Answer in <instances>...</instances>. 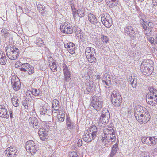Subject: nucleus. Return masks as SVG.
I'll list each match as a JSON object with an SVG mask.
<instances>
[{
  "label": "nucleus",
  "instance_id": "obj_1",
  "mask_svg": "<svg viewBox=\"0 0 157 157\" xmlns=\"http://www.w3.org/2000/svg\"><path fill=\"white\" fill-rule=\"evenodd\" d=\"M134 113L136 119L141 124L146 123L150 120V115L144 107L138 106L134 110Z\"/></svg>",
  "mask_w": 157,
  "mask_h": 157
},
{
  "label": "nucleus",
  "instance_id": "obj_2",
  "mask_svg": "<svg viewBox=\"0 0 157 157\" xmlns=\"http://www.w3.org/2000/svg\"><path fill=\"white\" fill-rule=\"evenodd\" d=\"M149 91L146 96L147 102L151 105L154 106L157 105V90L153 87L148 88Z\"/></svg>",
  "mask_w": 157,
  "mask_h": 157
},
{
  "label": "nucleus",
  "instance_id": "obj_3",
  "mask_svg": "<svg viewBox=\"0 0 157 157\" xmlns=\"http://www.w3.org/2000/svg\"><path fill=\"white\" fill-rule=\"evenodd\" d=\"M98 133L97 128L95 126H92L88 129L83 136L84 141L89 142L95 139Z\"/></svg>",
  "mask_w": 157,
  "mask_h": 157
},
{
  "label": "nucleus",
  "instance_id": "obj_4",
  "mask_svg": "<svg viewBox=\"0 0 157 157\" xmlns=\"http://www.w3.org/2000/svg\"><path fill=\"white\" fill-rule=\"evenodd\" d=\"M6 52L7 56L11 60H16L19 56L20 51L14 46H7Z\"/></svg>",
  "mask_w": 157,
  "mask_h": 157
},
{
  "label": "nucleus",
  "instance_id": "obj_5",
  "mask_svg": "<svg viewBox=\"0 0 157 157\" xmlns=\"http://www.w3.org/2000/svg\"><path fill=\"white\" fill-rule=\"evenodd\" d=\"M85 53L88 61L90 63H95L96 59L95 50L91 47H88L86 49Z\"/></svg>",
  "mask_w": 157,
  "mask_h": 157
},
{
  "label": "nucleus",
  "instance_id": "obj_6",
  "mask_svg": "<svg viewBox=\"0 0 157 157\" xmlns=\"http://www.w3.org/2000/svg\"><path fill=\"white\" fill-rule=\"evenodd\" d=\"M91 104L95 109L99 111L102 107L103 99L100 97L94 96L92 98Z\"/></svg>",
  "mask_w": 157,
  "mask_h": 157
},
{
  "label": "nucleus",
  "instance_id": "obj_7",
  "mask_svg": "<svg viewBox=\"0 0 157 157\" xmlns=\"http://www.w3.org/2000/svg\"><path fill=\"white\" fill-rule=\"evenodd\" d=\"M140 70L144 75L148 76L152 73L153 67L150 66L149 63L144 61L141 64Z\"/></svg>",
  "mask_w": 157,
  "mask_h": 157
},
{
  "label": "nucleus",
  "instance_id": "obj_8",
  "mask_svg": "<svg viewBox=\"0 0 157 157\" xmlns=\"http://www.w3.org/2000/svg\"><path fill=\"white\" fill-rule=\"evenodd\" d=\"M25 148L32 155L35 154L38 149V145L33 140H29L26 142Z\"/></svg>",
  "mask_w": 157,
  "mask_h": 157
},
{
  "label": "nucleus",
  "instance_id": "obj_9",
  "mask_svg": "<svg viewBox=\"0 0 157 157\" xmlns=\"http://www.w3.org/2000/svg\"><path fill=\"white\" fill-rule=\"evenodd\" d=\"M17 64H19V67L20 66V70L22 71L28 72L29 75L33 74L34 72V68L29 63L22 64L19 61H17L16 62V65Z\"/></svg>",
  "mask_w": 157,
  "mask_h": 157
},
{
  "label": "nucleus",
  "instance_id": "obj_10",
  "mask_svg": "<svg viewBox=\"0 0 157 157\" xmlns=\"http://www.w3.org/2000/svg\"><path fill=\"white\" fill-rule=\"evenodd\" d=\"M111 99L112 103L116 107L119 106L122 102L121 97L115 91L112 93Z\"/></svg>",
  "mask_w": 157,
  "mask_h": 157
},
{
  "label": "nucleus",
  "instance_id": "obj_11",
  "mask_svg": "<svg viewBox=\"0 0 157 157\" xmlns=\"http://www.w3.org/2000/svg\"><path fill=\"white\" fill-rule=\"evenodd\" d=\"M101 18L103 24L106 27L109 28L112 25V18L109 14L105 13L101 14Z\"/></svg>",
  "mask_w": 157,
  "mask_h": 157
},
{
  "label": "nucleus",
  "instance_id": "obj_12",
  "mask_svg": "<svg viewBox=\"0 0 157 157\" xmlns=\"http://www.w3.org/2000/svg\"><path fill=\"white\" fill-rule=\"evenodd\" d=\"M142 26L144 29V33L147 36H150L152 33V31L154 26L153 24L151 22H146L144 21Z\"/></svg>",
  "mask_w": 157,
  "mask_h": 157
},
{
  "label": "nucleus",
  "instance_id": "obj_13",
  "mask_svg": "<svg viewBox=\"0 0 157 157\" xmlns=\"http://www.w3.org/2000/svg\"><path fill=\"white\" fill-rule=\"evenodd\" d=\"M124 31L125 34L129 36L131 39L136 38V34L133 28L130 25H127L124 28Z\"/></svg>",
  "mask_w": 157,
  "mask_h": 157
},
{
  "label": "nucleus",
  "instance_id": "obj_14",
  "mask_svg": "<svg viewBox=\"0 0 157 157\" xmlns=\"http://www.w3.org/2000/svg\"><path fill=\"white\" fill-rule=\"evenodd\" d=\"M5 153L8 157H16L17 154V149L15 146H10L6 149Z\"/></svg>",
  "mask_w": 157,
  "mask_h": 157
},
{
  "label": "nucleus",
  "instance_id": "obj_15",
  "mask_svg": "<svg viewBox=\"0 0 157 157\" xmlns=\"http://www.w3.org/2000/svg\"><path fill=\"white\" fill-rule=\"evenodd\" d=\"M60 28L61 31L64 33L71 34L73 31L71 26L67 23H63Z\"/></svg>",
  "mask_w": 157,
  "mask_h": 157
},
{
  "label": "nucleus",
  "instance_id": "obj_16",
  "mask_svg": "<svg viewBox=\"0 0 157 157\" xmlns=\"http://www.w3.org/2000/svg\"><path fill=\"white\" fill-rule=\"evenodd\" d=\"M11 83L12 86L15 91H18L20 88L21 83L17 77H13L11 79Z\"/></svg>",
  "mask_w": 157,
  "mask_h": 157
},
{
  "label": "nucleus",
  "instance_id": "obj_17",
  "mask_svg": "<svg viewBox=\"0 0 157 157\" xmlns=\"http://www.w3.org/2000/svg\"><path fill=\"white\" fill-rule=\"evenodd\" d=\"M102 82L106 88H109L111 84L110 75L107 73L105 74L103 77Z\"/></svg>",
  "mask_w": 157,
  "mask_h": 157
},
{
  "label": "nucleus",
  "instance_id": "obj_18",
  "mask_svg": "<svg viewBox=\"0 0 157 157\" xmlns=\"http://www.w3.org/2000/svg\"><path fill=\"white\" fill-rule=\"evenodd\" d=\"M104 135L102 136V139L108 138L109 135L112 134L113 133H114V131L112 127H110L109 128H104L103 130Z\"/></svg>",
  "mask_w": 157,
  "mask_h": 157
},
{
  "label": "nucleus",
  "instance_id": "obj_19",
  "mask_svg": "<svg viewBox=\"0 0 157 157\" xmlns=\"http://www.w3.org/2000/svg\"><path fill=\"white\" fill-rule=\"evenodd\" d=\"M29 121L30 125L34 128H39V122L36 118L34 117H31L29 119Z\"/></svg>",
  "mask_w": 157,
  "mask_h": 157
},
{
  "label": "nucleus",
  "instance_id": "obj_20",
  "mask_svg": "<svg viewBox=\"0 0 157 157\" xmlns=\"http://www.w3.org/2000/svg\"><path fill=\"white\" fill-rule=\"evenodd\" d=\"M64 47L67 48L69 52L73 54L75 52V45L72 42L68 43L65 44L64 45Z\"/></svg>",
  "mask_w": 157,
  "mask_h": 157
},
{
  "label": "nucleus",
  "instance_id": "obj_21",
  "mask_svg": "<svg viewBox=\"0 0 157 157\" xmlns=\"http://www.w3.org/2000/svg\"><path fill=\"white\" fill-rule=\"evenodd\" d=\"M63 68L66 81H67L70 77L71 75L68 67L65 63L63 64Z\"/></svg>",
  "mask_w": 157,
  "mask_h": 157
},
{
  "label": "nucleus",
  "instance_id": "obj_22",
  "mask_svg": "<svg viewBox=\"0 0 157 157\" xmlns=\"http://www.w3.org/2000/svg\"><path fill=\"white\" fill-rule=\"evenodd\" d=\"M52 112L53 113H56L58 111L59 108V103L57 100H54L52 101Z\"/></svg>",
  "mask_w": 157,
  "mask_h": 157
},
{
  "label": "nucleus",
  "instance_id": "obj_23",
  "mask_svg": "<svg viewBox=\"0 0 157 157\" xmlns=\"http://www.w3.org/2000/svg\"><path fill=\"white\" fill-rule=\"evenodd\" d=\"M0 117L6 118H8L9 115L7 113V110L3 105H0Z\"/></svg>",
  "mask_w": 157,
  "mask_h": 157
},
{
  "label": "nucleus",
  "instance_id": "obj_24",
  "mask_svg": "<svg viewBox=\"0 0 157 157\" xmlns=\"http://www.w3.org/2000/svg\"><path fill=\"white\" fill-rule=\"evenodd\" d=\"M38 134L41 140L42 141L45 140L48 135L47 131L44 128H40L39 129Z\"/></svg>",
  "mask_w": 157,
  "mask_h": 157
},
{
  "label": "nucleus",
  "instance_id": "obj_25",
  "mask_svg": "<svg viewBox=\"0 0 157 157\" xmlns=\"http://www.w3.org/2000/svg\"><path fill=\"white\" fill-rule=\"evenodd\" d=\"M108 138H105V139H101L102 141L103 142L104 141H107V142H115L116 140V137L115 136V131L114 133H113L112 134L109 135V136Z\"/></svg>",
  "mask_w": 157,
  "mask_h": 157
},
{
  "label": "nucleus",
  "instance_id": "obj_26",
  "mask_svg": "<svg viewBox=\"0 0 157 157\" xmlns=\"http://www.w3.org/2000/svg\"><path fill=\"white\" fill-rule=\"evenodd\" d=\"M88 16L89 20L91 24L95 25L97 24V19L94 15L91 13H89L88 14Z\"/></svg>",
  "mask_w": 157,
  "mask_h": 157
},
{
  "label": "nucleus",
  "instance_id": "obj_27",
  "mask_svg": "<svg viewBox=\"0 0 157 157\" xmlns=\"http://www.w3.org/2000/svg\"><path fill=\"white\" fill-rule=\"evenodd\" d=\"M7 61L5 54L0 49V63L2 65H5Z\"/></svg>",
  "mask_w": 157,
  "mask_h": 157
},
{
  "label": "nucleus",
  "instance_id": "obj_28",
  "mask_svg": "<svg viewBox=\"0 0 157 157\" xmlns=\"http://www.w3.org/2000/svg\"><path fill=\"white\" fill-rule=\"evenodd\" d=\"M101 114V117L102 118H105L107 119L110 117V113L106 109H103Z\"/></svg>",
  "mask_w": 157,
  "mask_h": 157
},
{
  "label": "nucleus",
  "instance_id": "obj_29",
  "mask_svg": "<svg viewBox=\"0 0 157 157\" xmlns=\"http://www.w3.org/2000/svg\"><path fill=\"white\" fill-rule=\"evenodd\" d=\"M86 90L88 92L92 91L94 88V85L92 81H89L88 83L86 84Z\"/></svg>",
  "mask_w": 157,
  "mask_h": 157
},
{
  "label": "nucleus",
  "instance_id": "obj_30",
  "mask_svg": "<svg viewBox=\"0 0 157 157\" xmlns=\"http://www.w3.org/2000/svg\"><path fill=\"white\" fill-rule=\"evenodd\" d=\"M118 144L116 143L112 148V151L110 154V157H113L116 154L118 148Z\"/></svg>",
  "mask_w": 157,
  "mask_h": 157
},
{
  "label": "nucleus",
  "instance_id": "obj_31",
  "mask_svg": "<svg viewBox=\"0 0 157 157\" xmlns=\"http://www.w3.org/2000/svg\"><path fill=\"white\" fill-rule=\"evenodd\" d=\"M106 2L107 5L110 7H113L116 6L118 4V2L113 0H106Z\"/></svg>",
  "mask_w": 157,
  "mask_h": 157
},
{
  "label": "nucleus",
  "instance_id": "obj_32",
  "mask_svg": "<svg viewBox=\"0 0 157 157\" xmlns=\"http://www.w3.org/2000/svg\"><path fill=\"white\" fill-rule=\"evenodd\" d=\"M108 122V119H106L105 118H102V120L101 117H100V120L98 122V124L101 127H104L105 125Z\"/></svg>",
  "mask_w": 157,
  "mask_h": 157
},
{
  "label": "nucleus",
  "instance_id": "obj_33",
  "mask_svg": "<svg viewBox=\"0 0 157 157\" xmlns=\"http://www.w3.org/2000/svg\"><path fill=\"white\" fill-rule=\"evenodd\" d=\"M11 100L14 106L17 107L19 106V100L16 96H13Z\"/></svg>",
  "mask_w": 157,
  "mask_h": 157
},
{
  "label": "nucleus",
  "instance_id": "obj_34",
  "mask_svg": "<svg viewBox=\"0 0 157 157\" xmlns=\"http://www.w3.org/2000/svg\"><path fill=\"white\" fill-rule=\"evenodd\" d=\"M66 124L68 129L72 130L73 129L74 123L71 121L70 118H67Z\"/></svg>",
  "mask_w": 157,
  "mask_h": 157
},
{
  "label": "nucleus",
  "instance_id": "obj_35",
  "mask_svg": "<svg viewBox=\"0 0 157 157\" xmlns=\"http://www.w3.org/2000/svg\"><path fill=\"white\" fill-rule=\"evenodd\" d=\"M32 94L35 96H41L42 92L39 89H33L32 90Z\"/></svg>",
  "mask_w": 157,
  "mask_h": 157
},
{
  "label": "nucleus",
  "instance_id": "obj_36",
  "mask_svg": "<svg viewBox=\"0 0 157 157\" xmlns=\"http://www.w3.org/2000/svg\"><path fill=\"white\" fill-rule=\"evenodd\" d=\"M149 140L151 142H150V145H148L149 146L152 145L153 146L155 145L157 143V138L154 137H149Z\"/></svg>",
  "mask_w": 157,
  "mask_h": 157
},
{
  "label": "nucleus",
  "instance_id": "obj_37",
  "mask_svg": "<svg viewBox=\"0 0 157 157\" xmlns=\"http://www.w3.org/2000/svg\"><path fill=\"white\" fill-rule=\"evenodd\" d=\"M37 8L41 14L43 15L44 13L45 7L44 5L39 4L37 5Z\"/></svg>",
  "mask_w": 157,
  "mask_h": 157
},
{
  "label": "nucleus",
  "instance_id": "obj_38",
  "mask_svg": "<svg viewBox=\"0 0 157 157\" xmlns=\"http://www.w3.org/2000/svg\"><path fill=\"white\" fill-rule=\"evenodd\" d=\"M49 66L53 72L56 71H57V66L55 62L49 64Z\"/></svg>",
  "mask_w": 157,
  "mask_h": 157
},
{
  "label": "nucleus",
  "instance_id": "obj_39",
  "mask_svg": "<svg viewBox=\"0 0 157 157\" xmlns=\"http://www.w3.org/2000/svg\"><path fill=\"white\" fill-rule=\"evenodd\" d=\"M1 32L2 35L5 38H7L10 35V33L7 29H3L1 30Z\"/></svg>",
  "mask_w": 157,
  "mask_h": 157
},
{
  "label": "nucleus",
  "instance_id": "obj_40",
  "mask_svg": "<svg viewBox=\"0 0 157 157\" xmlns=\"http://www.w3.org/2000/svg\"><path fill=\"white\" fill-rule=\"evenodd\" d=\"M23 104L26 109H29L30 108V105L29 103L28 102L27 100H25L23 101Z\"/></svg>",
  "mask_w": 157,
  "mask_h": 157
},
{
  "label": "nucleus",
  "instance_id": "obj_41",
  "mask_svg": "<svg viewBox=\"0 0 157 157\" xmlns=\"http://www.w3.org/2000/svg\"><path fill=\"white\" fill-rule=\"evenodd\" d=\"M101 37L102 42L104 43H107L109 41V39L106 36L103 35H101Z\"/></svg>",
  "mask_w": 157,
  "mask_h": 157
},
{
  "label": "nucleus",
  "instance_id": "obj_42",
  "mask_svg": "<svg viewBox=\"0 0 157 157\" xmlns=\"http://www.w3.org/2000/svg\"><path fill=\"white\" fill-rule=\"evenodd\" d=\"M48 108H47L46 107L44 106H43L41 111V115L45 114L46 113H47L49 111V110H48Z\"/></svg>",
  "mask_w": 157,
  "mask_h": 157
},
{
  "label": "nucleus",
  "instance_id": "obj_43",
  "mask_svg": "<svg viewBox=\"0 0 157 157\" xmlns=\"http://www.w3.org/2000/svg\"><path fill=\"white\" fill-rule=\"evenodd\" d=\"M141 140L143 143L146 144L148 145H150V144L149 142V139L148 138L145 137H143L141 139Z\"/></svg>",
  "mask_w": 157,
  "mask_h": 157
},
{
  "label": "nucleus",
  "instance_id": "obj_44",
  "mask_svg": "<svg viewBox=\"0 0 157 157\" xmlns=\"http://www.w3.org/2000/svg\"><path fill=\"white\" fill-rule=\"evenodd\" d=\"M71 8L72 11V14L74 17H75V15L78 13V10L75 7L74 5L71 6Z\"/></svg>",
  "mask_w": 157,
  "mask_h": 157
},
{
  "label": "nucleus",
  "instance_id": "obj_45",
  "mask_svg": "<svg viewBox=\"0 0 157 157\" xmlns=\"http://www.w3.org/2000/svg\"><path fill=\"white\" fill-rule=\"evenodd\" d=\"M32 94V91L28 90L26 92L25 94V97H27V99H29L30 98H31V95Z\"/></svg>",
  "mask_w": 157,
  "mask_h": 157
},
{
  "label": "nucleus",
  "instance_id": "obj_46",
  "mask_svg": "<svg viewBox=\"0 0 157 157\" xmlns=\"http://www.w3.org/2000/svg\"><path fill=\"white\" fill-rule=\"evenodd\" d=\"M36 43L39 46H42L43 44V41L41 39L39 38L36 41Z\"/></svg>",
  "mask_w": 157,
  "mask_h": 157
},
{
  "label": "nucleus",
  "instance_id": "obj_47",
  "mask_svg": "<svg viewBox=\"0 0 157 157\" xmlns=\"http://www.w3.org/2000/svg\"><path fill=\"white\" fill-rule=\"evenodd\" d=\"M58 119L59 121H63L64 120V115L61 114V115H59L58 117Z\"/></svg>",
  "mask_w": 157,
  "mask_h": 157
},
{
  "label": "nucleus",
  "instance_id": "obj_48",
  "mask_svg": "<svg viewBox=\"0 0 157 157\" xmlns=\"http://www.w3.org/2000/svg\"><path fill=\"white\" fill-rule=\"evenodd\" d=\"M133 83L132 84V86L133 88H136L137 86V79L134 77V79L133 80Z\"/></svg>",
  "mask_w": 157,
  "mask_h": 157
},
{
  "label": "nucleus",
  "instance_id": "obj_49",
  "mask_svg": "<svg viewBox=\"0 0 157 157\" xmlns=\"http://www.w3.org/2000/svg\"><path fill=\"white\" fill-rule=\"evenodd\" d=\"M148 40L152 44L155 45V40L153 37H149L148 38Z\"/></svg>",
  "mask_w": 157,
  "mask_h": 157
},
{
  "label": "nucleus",
  "instance_id": "obj_50",
  "mask_svg": "<svg viewBox=\"0 0 157 157\" xmlns=\"http://www.w3.org/2000/svg\"><path fill=\"white\" fill-rule=\"evenodd\" d=\"M70 157H78L77 153L75 151L71 152L70 155Z\"/></svg>",
  "mask_w": 157,
  "mask_h": 157
},
{
  "label": "nucleus",
  "instance_id": "obj_51",
  "mask_svg": "<svg viewBox=\"0 0 157 157\" xmlns=\"http://www.w3.org/2000/svg\"><path fill=\"white\" fill-rule=\"evenodd\" d=\"M77 14L80 17H83L84 15V12H83L82 13V11H79L78 13Z\"/></svg>",
  "mask_w": 157,
  "mask_h": 157
},
{
  "label": "nucleus",
  "instance_id": "obj_52",
  "mask_svg": "<svg viewBox=\"0 0 157 157\" xmlns=\"http://www.w3.org/2000/svg\"><path fill=\"white\" fill-rule=\"evenodd\" d=\"M133 79L134 77H132V76H131V77L130 78L128 81V82L129 84L132 85V84L133 83Z\"/></svg>",
  "mask_w": 157,
  "mask_h": 157
},
{
  "label": "nucleus",
  "instance_id": "obj_53",
  "mask_svg": "<svg viewBox=\"0 0 157 157\" xmlns=\"http://www.w3.org/2000/svg\"><path fill=\"white\" fill-rule=\"evenodd\" d=\"M76 2V0H69V4L72 6L74 5V4Z\"/></svg>",
  "mask_w": 157,
  "mask_h": 157
},
{
  "label": "nucleus",
  "instance_id": "obj_54",
  "mask_svg": "<svg viewBox=\"0 0 157 157\" xmlns=\"http://www.w3.org/2000/svg\"><path fill=\"white\" fill-rule=\"evenodd\" d=\"M48 60L50 63H52L54 62L53 61V59L51 57H49L48 58Z\"/></svg>",
  "mask_w": 157,
  "mask_h": 157
},
{
  "label": "nucleus",
  "instance_id": "obj_55",
  "mask_svg": "<svg viewBox=\"0 0 157 157\" xmlns=\"http://www.w3.org/2000/svg\"><path fill=\"white\" fill-rule=\"evenodd\" d=\"M77 144H78V146L80 147V146H81L82 145V140L80 139H79L78 140Z\"/></svg>",
  "mask_w": 157,
  "mask_h": 157
},
{
  "label": "nucleus",
  "instance_id": "obj_56",
  "mask_svg": "<svg viewBox=\"0 0 157 157\" xmlns=\"http://www.w3.org/2000/svg\"><path fill=\"white\" fill-rule=\"evenodd\" d=\"M10 113V117L11 118H12L13 117V114L12 112H10V111L9 112Z\"/></svg>",
  "mask_w": 157,
  "mask_h": 157
},
{
  "label": "nucleus",
  "instance_id": "obj_57",
  "mask_svg": "<svg viewBox=\"0 0 157 157\" xmlns=\"http://www.w3.org/2000/svg\"><path fill=\"white\" fill-rule=\"evenodd\" d=\"M95 1H96L97 2H101L102 1H103V0H94Z\"/></svg>",
  "mask_w": 157,
  "mask_h": 157
},
{
  "label": "nucleus",
  "instance_id": "obj_58",
  "mask_svg": "<svg viewBox=\"0 0 157 157\" xmlns=\"http://www.w3.org/2000/svg\"><path fill=\"white\" fill-rule=\"evenodd\" d=\"M143 155H144L143 157H149L148 155H146L145 154H144Z\"/></svg>",
  "mask_w": 157,
  "mask_h": 157
},
{
  "label": "nucleus",
  "instance_id": "obj_59",
  "mask_svg": "<svg viewBox=\"0 0 157 157\" xmlns=\"http://www.w3.org/2000/svg\"><path fill=\"white\" fill-rule=\"evenodd\" d=\"M46 116L48 117V118H50L51 117H50V115H49L48 114H47L46 115Z\"/></svg>",
  "mask_w": 157,
  "mask_h": 157
},
{
  "label": "nucleus",
  "instance_id": "obj_60",
  "mask_svg": "<svg viewBox=\"0 0 157 157\" xmlns=\"http://www.w3.org/2000/svg\"><path fill=\"white\" fill-rule=\"evenodd\" d=\"M110 127H111L110 126H108L106 127H105V128H109Z\"/></svg>",
  "mask_w": 157,
  "mask_h": 157
},
{
  "label": "nucleus",
  "instance_id": "obj_61",
  "mask_svg": "<svg viewBox=\"0 0 157 157\" xmlns=\"http://www.w3.org/2000/svg\"><path fill=\"white\" fill-rule=\"evenodd\" d=\"M156 43L157 44V40L156 41H155V44Z\"/></svg>",
  "mask_w": 157,
  "mask_h": 157
},
{
  "label": "nucleus",
  "instance_id": "obj_62",
  "mask_svg": "<svg viewBox=\"0 0 157 157\" xmlns=\"http://www.w3.org/2000/svg\"><path fill=\"white\" fill-rule=\"evenodd\" d=\"M81 36H82L81 35H80V39H81Z\"/></svg>",
  "mask_w": 157,
  "mask_h": 157
},
{
  "label": "nucleus",
  "instance_id": "obj_63",
  "mask_svg": "<svg viewBox=\"0 0 157 157\" xmlns=\"http://www.w3.org/2000/svg\"><path fill=\"white\" fill-rule=\"evenodd\" d=\"M156 40H157V34L156 35Z\"/></svg>",
  "mask_w": 157,
  "mask_h": 157
},
{
  "label": "nucleus",
  "instance_id": "obj_64",
  "mask_svg": "<svg viewBox=\"0 0 157 157\" xmlns=\"http://www.w3.org/2000/svg\"><path fill=\"white\" fill-rule=\"evenodd\" d=\"M139 1H140L141 2H142L143 1H144V0H138Z\"/></svg>",
  "mask_w": 157,
  "mask_h": 157
}]
</instances>
